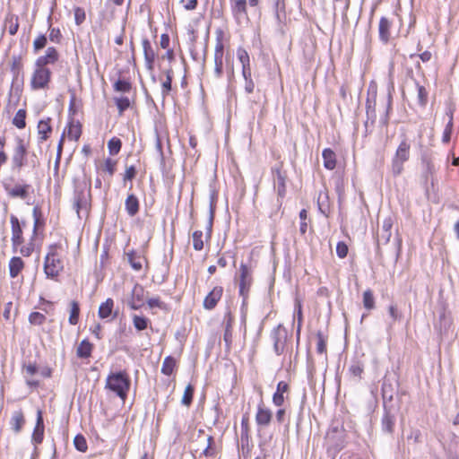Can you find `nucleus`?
<instances>
[{"mask_svg": "<svg viewBox=\"0 0 459 459\" xmlns=\"http://www.w3.org/2000/svg\"><path fill=\"white\" fill-rule=\"evenodd\" d=\"M56 249V245H51L44 260V273L48 278L51 279H56L64 268L63 262Z\"/></svg>", "mask_w": 459, "mask_h": 459, "instance_id": "f257e3e1", "label": "nucleus"}, {"mask_svg": "<svg viewBox=\"0 0 459 459\" xmlns=\"http://www.w3.org/2000/svg\"><path fill=\"white\" fill-rule=\"evenodd\" d=\"M129 386L130 380L125 372L111 373L107 378L106 387L123 400L126 397Z\"/></svg>", "mask_w": 459, "mask_h": 459, "instance_id": "f03ea898", "label": "nucleus"}, {"mask_svg": "<svg viewBox=\"0 0 459 459\" xmlns=\"http://www.w3.org/2000/svg\"><path fill=\"white\" fill-rule=\"evenodd\" d=\"M91 186L89 184L84 182L76 186L74 198V208L79 217L81 211H84L85 212H88L91 204Z\"/></svg>", "mask_w": 459, "mask_h": 459, "instance_id": "7ed1b4c3", "label": "nucleus"}, {"mask_svg": "<svg viewBox=\"0 0 459 459\" xmlns=\"http://www.w3.org/2000/svg\"><path fill=\"white\" fill-rule=\"evenodd\" d=\"M271 338L273 342V350L275 353L277 355L281 354L284 351L287 340L286 329L281 325H277L273 329Z\"/></svg>", "mask_w": 459, "mask_h": 459, "instance_id": "20e7f679", "label": "nucleus"}, {"mask_svg": "<svg viewBox=\"0 0 459 459\" xmlns=\"http://www.w3.org/2000/svg\"><path fill=\"white\" fill-rule=\"evenodd\" d=\"M50 80V71L44 66H39L31 77V87L34 90L44 89L48 86Z\"/></svg>", "mask_w": 459, "mask_h": 459, "instance_id": "39448f33", "label": "nucleus"}, {"mask_svg": "<svg viewBox=\"0 0 459 459\" xmlns=\"http://www.w3.org/2000/svg\"><path fill=\"white\" fill-rule=\"evenodd\" d=\"M252 270L247 264H241L239 266V294L246 297L252 284Z\"/></svg>", "mask_w": 459, "mask_h": 459, "instance_id": "423d86ee", "label": "nucleus"}, {"mask_svg": "<svg viewBox=\"0 0 459 459\" xmlns=\"http://www.w3.org/2000/svg\"><path fill=\"white\" fill-rule=\"evenodd\" d=\"M27 149L22 139H18L17 145L12 156L13 169L20 171L25 164Z\"/></svg>", "mask_w": 459, "mask_h": 459, "instance_id": "0eeeda50", "label": "nucleus"}, {"mask_svg": "<svg viewBox=\"0 0 459 459\" xmlns=\"http://www.w3.org/2000/svg\"><path fill=\"white\" fill-rule=\"evenodd\" d=\"M230 4L232 15L238 23H241L244 21H248L247 12V0H230Z\"/></svg>", "mask_w": 459, "mask_h": 459, "instance_id": "6e6552de", "label": "nucleus"}, {"mask_svg": "<svg viewBox=\"0 0 459 459\" xmlns=\"http://www.w3.org/2000/svg\"><path fill=\"white\" fill-rule=\"evenodd\" d=\"M11 229H12V244L14 252L23 243L22 225L15 215L10 217Z\"/></svg>", "mask_w": 459, "mask_h": 459, "instance_id": "1a4fd4ad", "label": "nucleus"}, {"mask_svg": "<svg viewBox=\"0 0 459 459\" xmlns=\"http://www.w3.org/2000/svg\"><path fill=\"white\" fill-rule=\"evenodd\" d=\"M144 289L140 284H135L132 290L131 298L128 300V306L134 309H139L143 306Z\"/></svg>", "mask_w": 459, "mask_h": 459, "instance_id": "9d476101", "label": "nucleus"}, {"mask_svg": "<svg viewBox=\"0 0 459 459\" xmlns=\"http://www.w3.org/2000/svg\"><path fill=\"white\" fill-rule=\"evenodd\" d=\"M114 300L110 298L107 299L105 302L101 303L99 307L98 316L101 319L113 320L117 316V312L113 311Z\"/></svg>", "mask_w": 459, "mask_h": 459, "instance_id": "9b49d317", "label": "nucleus"}, {"mask_svg": "<svg viewBox=\"0 0 459 459\" xmlns=\"http://www.w3.org/2000/svg\"><path fill=\"white\" fill-rule=\"evenodd\" d=\"M223 289L222 287L217 286L214 287L208 295L204 298V307L206 309H212L217 305L218 301L221 299L222 296Z\"/></svg>", "mask_w": 459, "mask_h": 459, "instance_id": "f8f14e48", "label": "nucleus"}, {"mask_svg": "<svg viewBox=\"0 0 459 459\" xmlns=\"http://www.w3.org/2000/svg\"><path fill=\"white\" fill-rule=\"evenodd\" d=\"M142 45L143 48L145 66L148 71L152 72L154 66L155 52L147 39H143Z\"/></svg>", "mask_w": 459, "mask_h": 459, "instance_id": "ddd939ff", "label": "nucleus"}, {"mask_svg": "<svg viewBox=\"0 0 459 459\" xmlns=\"http://www.w3.org/2000/svg\"><path fill=\"white\" fill-rule=\"evenodd\" d=\"M222 58H223V45H222V43L219 42V43H217V45L215 47V51H214V64H215L214 74H215L216 77H218V78L221 77L222 74V69H223Z\"/></svg>", "mask_w": 459, "mask_h": 459, "instance_id": "4468645a", "label": "nucleus"}, {"mask_svg": "<svg viewBox=\"0 0 459 459\" xmlns=\"http://www.w3.org/2000/svg\"><path fill=\"white\" fill-rule=\"evenodd\" d=\"M272 420V411L265 408L263 404H260L257 409L255 415V421L260 426H267Z\"/></svg>", "mask_w": 459, "mask_h": 459, "instance_id": "2eb2a0df", "label": "nucleus"}, {"mask_svg": "<svg viewBox=\"0 0 459 459\" xmlns=\"http://www.w3.org/2000/svg\"><path fill=\"white\" fill-rule=\"evenodd\" d=\"M273 173L274 175V184L277 187V192L280 197H283L286 193L285 178L286 176L281 172L280 169H273Z\"/></svg>", "mask_w": 459, "mask_h": 459, "instance_id": "dca6fc26", "label": "nucleus"}, {"mask_svg": "<svg viewBox=\"0 0 459 459\" xmlns=\"http://www.w3.org/2000/svg\"><path fill=\"white\" fill-rule=\"evenodd\" d=\"M58 59V53L55 48H48L46 51V55L38 58L37 65L45 66L48 64H54Z\"/></svg>", "mask_w": 459, "mask_h": 459, "instance_id": "f3484780", "label": "nucleus"}, {"mask_svg": "<svg viewBox=\"0 0 459 459\" xmlns=\"http://www.w3.org/2000/svg\"><path fill=\"white\" fill-rule=\"evenodd\" d=\"M43 434H44V424H43V418H42V412L40 410L37 412V422L36 426L32 434V439L35 443L39 444L41 443L43 439Z\"/></svg>", "mask_w": 459, "mask_h": 459, "instance_id": "a211bd4d", "label": "nucleus"}, {"mask_svg": "<svg viewBox=\"0 0 459 459\" xmlns=\"http://www.w3.org/2000/svg\"><path fill=\"white\" fill-rule=\"evenodd\" d=\"M390 28L391 22L387 18L382 17L379 22L378 31L380 39L385 43H386L390 39Z\"/></svg>", "mask_w": 459, "mask_h": 459, "instance_id": "6ab92c4d", "label": "nucleus"}, {"mask_svg": "<svg viewBox=\"0 0 459 459\" xmlns=\"http://www.w3.org/2000/svg\"><path fill=\"white\" fill-rule=\"evenodd\" d=\"M126 211L131 217L139 212V201L134 194L128 195L125 202Z\"/></svg>", "mask_w": 459, "mask_h": 459, "instance_id": "aec40b11", "label": "nucleus"}, {"mask_svg": "<svg viewBox=\"0 0 459 459\" xmlns=\"http://www.w3.org/2000/svg\"><path fill=\"white\" fill-rule=\"evenodd\" d=\"M324 167L326 169L333 170L336 166V155L335 152L330 148H326L322 153Z\"/></svg>", "mask_w": 459, "mask_h": 459, "instance_id": "412c9836", "label": "nucleus"}, {"mask_svg": "<svg viewBox=\"0 0 459 459\" xmlns=\"http://www.w3.org/2000/svg\"><path fill=\"white\" fill-rule=\"evenodd\" d=\"M24 267V263L21 257L14 256L9 262V273L12 278H15Z\"/></svg>", "mask_w": 459, "mask_h": 459, "instance_id": "4be33fe9", "label": "nucleus"}, {"mask_svg": "<svg viewBox=\"0 0 459 459\" xmlns=\"http://www.w3.org/2000/svg\"><path fill=\"white\" fill-rule=\"evenodd\" d=\"M52 131L50 126V118L40 120L38 124V134L41 141H46L48 138V134Z\"/></svg>", "mask_w": 459, "mask_h": 459, "instance_id": "5701e85b", "label": "nucleus"}, {"mask_svg": "<svg viewBox=\"0 0 459 459\" xmlns=\"http://www.w3.org/2000/svg\"><path fill=\"white\" fill-rule=\"evenodd\" d=\"M127 260L132 268L140 271L143 268L144 258L134 251L127 253Z\"/></svg>", "mask_w": 459, "mask_h": 459, "instance_id": "b1692460", "label": "nucleus"}, {"mask_svg": "<svg viewBox=\"0 0 459 459\" xmlns=\"http://www.w3.org/2000/svg\"><path fill=\"white\" fill-rule=\"evenodd\" d=\"M24 416L22 411H16L13 413L11 419L12 429L14 432L18 433L21 431L23 424H24Z\"/></svg>", "mask_w": 459, "mask_h": 459, "instance_id": "393cba45", "label": "nucleus"}, {"mask_svg": "<svg viewBox=\"0 0 459 459\" xmlns=\"http://www.w3.org/2000/svg\"><path fill=\"white\" fill-rule=\"evenodd\" d=\"M28 185H16L13 188L8 190V194L12 197H19L25 199L28 196Z\"/></svg>", "mask_w": 459, "mask_h": 459, "instance_id": "a878e982", "label": "nucleus"}, {"mask_svg": "<svg viewBox=\"0 0 459 459\" xmlns=\"http://www.w3.org/2000/svg\"><path fill=\"white\" fill-rule=\"evenodd\" d=\"M375 106H376L375 100H371L369 98H368V100H367V111H366V113H367V120L365 122V126L367 128L368 127L369 123L371 125H373L374 122H375V118H376Z\"/></svg>", "mask_w": 459, "mask_h": 459, "instance_id": "bb28decb", "label": "nucleus"}, {"mask_svg": "<svg viewBox=\"0 0 459 459\" xmlns=\"http://www.w3.org/2000/svg\"><path fill=\"white\" fill-rule=\"evenodd\" d=\"M92 345L88 342L83 340L81 342L77 348V356L79 358H89L91 354Z\"/></svg>", "mask_w": 459, "mask_h": 459, "instance_id": "cd10ccee", "label": "nucleus"}, {"mask_svg": "<svg viewBox=\"0 0 459 459\" xmlns=\"http://www.w3.org/2000/svg\"><path fill=\"white\" fill-rule=\"evenodd\" d=\"M82 134V126L79 122L70 123L67 128V136L71 140L77 141Z\"/></svg>", "mask_w": 459, "mask_h": 459, "instance_id": "c85d7f7f", "label": "nucleus"}, {"mask_svg": "<svg viewBox=\"0 0 459 459\" xmlns=\"http://www.w3.org/2000/svg\"><path fill=\"white\" fill-rule=\"evenodd\" d=\"M5 25L9 34L15 35L19 29L18 16L13 14L7 16L5 20Z\"/></svg>", "mask_w": 459, "mask_h": 459, "instance_id": "c756f323", "label": "nucleus"}, {"mask_svg": "<svg viewBox=\"0 0 459 459\" xmlns=\"http://www.w3.org/2000/svg\"><path fill=\"white\" fill-rule=\"evenodd\" d=\"M175 367L176 359L171 356H168L163 360L161 373L166 376H170L173 373Z\"/></svg>", "mask_w": 459, "mask_h": 459, "instance_id": "7c9ffc66", "label": "nucleus"}, {"mask_svg": "<svg viewBox=\"0 0 459 459\" xmlns=\"http://www.w3.org/2000/svg\"><path fill=\"white\" fill-rule=\"evenodd\" d=\"M26 110L23 108L19 109L14 117L13 118V124L19 129H23L26 126Z\"/></svg>", "mask_w": 459, "mask_h": 459, "instance_id": "2f4dec72", "label": "nucleus"}, {"mask_svg": "<svg viewBox=\"0 0 459 459\" xmlns=\"http://www.w3.org/2000/svg\"><path fill=\"white\" fill-rule=\"evenodd\" d=\"M148 324H149V319L144 316H137V315H134L133 316V325L135 327V329L138 331L145 330L148 327Z\"/></svg>", "mask_w": 459, "mask_h": 459, "instance_id": "473e14b6", "label": "nucleus"}, {"mask_svg": "<svg viewBox=\"0 0 459 459\" xmlns=\"http://www.w3.org/2000/svg\"><path fill=\"white\" fill-rule=\"evenodd\" d=\"M203 235L202 230H195L193 232V247L196 251H200L204 248Z\"/></svg>", "mask_w": 459, "mask_h": 459, "instance_id": "72a5a7b5", "label": "nucleus"}, {"mask_svg": "<svg viewBox=\"0 0 459 459\" xmlns=\"http://www.w3.org/2000/svg\"><path fill=\"white\" fill-rule=\"evenodd\" d=\"M400 152H402V144H400L396 150V156L394 159L392 165V171L395 176H399L402 172V160L399 157Z\"/></svg>", "mask_w": 459, "mask_h": 459, "instance_id": "f704fd0d", "label": "nucleus"}, {"mask_svg": "<svg viewBox=\"0 0 459 459\" xmlns=\"http://www.w3.org/2000/svg\"><path fill=\"white\" fill-rule=\"evenodd\" d=\"M79 313H80V308H79L78 303L76 301H72L71 302V309H70V316H69V323L71 325H74L78 323Z\"/></svg>", "mask_w": 459, "mask_h": 459, "instance_id": "c9c22d12", "label": "nucleus"}, {"mask_svg": "<svg viewBox=\"0 0 459 459\" xmlns=\"http://www.w3.org/2000/svg\"><path fill=\"white\" fill-rule=\"evenodd\" d=\"M193 395H194V386L191 384H189L185 388L183 397L181 400L182 404H184L186 406H189L192 403Z\"/></svg>", "mask_w": 459, "mask_h": 459, "instance_id": "e433bc0d", "label": "nucleus"}, {"mask_svg": "<svg viewBox=\"0 0 459 459\" xmlns=\"http://www.w3.org/2000/svg\"><path fill=\"white\" fill-rule=\"evenodd\" d=\"M363 306L368 310L375 307V299L370 290H367L363 293Z\"/></svg>", "mask_w": 459, "mask_h": 459, "instance_id": "4c0bfd02", "label": "nucleus"}, {"mask_svg": "<svg viewBox=\"0 0 459 459\" xmlns=\"http://www.w3.org/2000/svg\"><path fill=\"white\" fill-rule=\"evenodd\" d=\"M122 143L120 139L117 137L111 138L108 143V148L110 155H116L119 152L121 149Z\"/></svg>", "mask_w": 459, "mask_h": 459, "instance_id": "58836bf2", "label": "nucleus"}, {"mask_svg": "<svg viewBox=\"0 0 459 459\" xmlns=\"http://www.w3.org/2000/svg\"><path fill=\"white\" fill-rule=\"evenodd\" d=\"M46 321V316L39 312H32L29 316V322L31 325H40Z\"/></svg>", "mask_w": 459, "mask_h": 459, "instance_id": "ea45409f", "label": "nucleus"}, {"mask_svg": "<svg viewBox=\"0 0 459 459\" xmlns=\"http://www.w3.org/2000/svg\"><path fill=\"white\" fill-rule=\"evenodd\" d=\"M237 55H238V58L239 62L241 63L242 68L250 67L249 56H248V53L245 49L238 48Z\"/></svg>", "mask_w": 459, "mask_h": 459, "instance_id": "a19ab883", "label": "nucleus"}, {"mask_svg": "<svg viewBox=\"0 0 459 459\" xmlns=\"http://www.w3.org/2000/svg\"><path fill=\"white\" fill-rule=\"evenodd\" d=\"M171 82H172V71H166V80L162 82V94L163 96L169 94L171 91Z\"/></svg>", "mask_w": 459, "mask_h": 459, "instance_id": "79ce46f5", "label": "nucleus"}, {"mask_svg": "<svg viewBox=\"0 0 459 459\" xmlns=\"http://www.w3.org/2000/svg\"><path fill=\"white\" fill-rule=\"evenodd\" d=\"M114 90L121 92H128L131 90V83L126 80H118L114 83Z\"/></svg>", "mask_w": 459, "mask_h": 459, "instance_id": "37998d69", "label": "nucleus"}, {"mask_svg": "<svg viewBox=\"0 0 459 459\" xmlns=\"http://www.w3.org/2000/svg\"><path fill=\"white\" fill-rule=\"evenodd\" d=\"M74 444L77 450L85 452L87 450V443L82 435H77L74 439Z\"/></svg>", "mask_w": 459, "mask_h": 459, "instance_id": "c03bdc74", "label": "nucleus"}, {"mask_svg": "<svg viewBox=\"0 0 459 459\" xmlns=\"http://www.w3.org/2000/svg\"><path fill=\"white\" fill-rule=\"evenodd\" d=\"M116 105L119 113H122L130 107V100L126 97L117 98L116 99Z\"/></svg>", "mask_w": 459, "mask_h": 459, "instance_id": "a18cd8bd", "label": "nucleus"}, {"mask_svg": "<svg viewBox=\"0 0 459 459\" xmlns=\"http://www.w3.org/2000/svg\"><path fill=\"white\" fill-rule=\"evenodd\" d=\"M452 128H453V117H451L447 125L446 126L444 132H443L442 142L444 143H449V141L451 139Z\"/></svg>", "mask_w": 459, "mask_h": 459, "instance_id": "49530a36", "label": "nucleus"}, {"mask_svg": "<svg viewBox=\"0 0 459 459\" xmlns=\"http://www.w3.org/2000/svg\"><path fill=\"white\" fill-rule=\"evenodd\" d=\"M148 307L150 308L158 307L160 309H165L166 304L160 300L159 297L151 298L147 300Z\"/></svg>", "mask_w": 459, "mask_h": 459, "instance_id": "de8ad7c7", "label": "nucleus"}, {"mask_svg": "<svg viewBox=\"0 0 459 459\" xmlns=\"http://www.w3.org/2000/svg\"><path fill=\"white\" fill-rule=\"evenodd\" d=\"M317 343H316V351L320 354L325 352L326 351V343L324 338V335L321 332H318L316 334Z\"/></svg>", "mask_w": 459, "mask_h": 459, "instance_id": "09e8293b", "label": "nucleus"}, {"mask_svg": "<svg viewBox=\"0 0 459 459\" xmlns=\"http://www.w3.org/2000/svg\"><path fill=\"white\" fill-rule=\"evenodd\" d=\"M223 340L228 346L230 345L232 342V331H231V319L230 318L227 322Z\"/></svg>", "mask_w": 459, "mask_h": 459, "instance_id": "8fccbe9b", "label": "nucleus"}, {"mask_svg": "<svg viewBox=\"0 0 459 459\" xmlns=\"http://www.w3.org/2000/svg\"><path fill=\"white\" fill-rule=\"evenodd\" d=\"M336 254L337 255L340 257V258H344L347 256V254H348V247L347 245L342 242V241H340L337 243V246H336Z\"/></svg>", "mask_w": 459, "mask_h": 459, "instance_id": "3c124183", "label": "nucleus"}, {"mask_svg": "<svg viewBox=\"0 0 459 459\" xmlns=\"http://www.w3.org/2000/svg\"><path fill=\"white\" fill-rule=\"evenodd\" d=\"M47 44V38L45 35H39L33 42L35 51L43 48Z\"/></svg>", "mask_w": 459, "mask_h": 459, "instance_id": "603ef678", "label": "nucleus"}, {"mask_svg": "<svg viewBox=\"0 0 459 459\" xmlns=\"http://www.w3.org/2000/svg\"><path fill=\"white\" fill-rule=\"evenodd\" d=\"M116 161L111 159H107L103 165V169L107 171L110 176L115 172Z\"/></svg>", "mask_w": 459, "mask_h": 459, "instance_id": "864d4df0", "label": "nucleus"}, {"mask_svg": "<svg viewBox=\"0 0 459 459\" xmlns=\"http://www.w3.org/2000/svg\"><path fill=\"white\" fill-rule=\"evenodd\" d=\"M207 441H208V446L204 450L203 454L205 456H212L215 454L214 448L212 446V445L213 444V437L212 436H209L207 438Z\"/></svg>", "mask_w": 459, "mask_h": 459, "instance_id": "5fc2aeb1", "label": "nucleus"}, {"mask_svg": "<svg viewBox=\"0 0 459 459\" xmlns=\"http://www.w3.org/2000/svg\"><path fill=\"white\" fill-rule=\"evenodd\" d=\"M34 228L33 232L36 233L38 227L40 224V210L39 207L33 208Z\"/></svg>", "mask_w": 459, "mask_h": 459, "instance_id": "6e6d98bb", "label": "nucleus"}, {"mask_svg": "<svg viewBox=\"0 0 459 459\" xmlns=\"http://www.w3.org/2000/svg\"><path fill=\"white\" fill-rule=\"evenodd\" d=\"M136 175V169L134 166L127 167L124 174V181L132 180Z\"/></svg>", "mask_w": 459, "mask_h": 459, "instance_id": "4d7b16f0", "label": "nucleus"}, {"mask_svg": "<svg viewBox=\"0 0 459 459\" xmlns=\"http://www.w3.org/2000/svg\"><path fill=\"white\" fill-rule=\"evenodd\" d=\"M214 210H215V207H214V204H213V203L212 201L211 204H210V218H209V222H208V227H207V237L208 238L210 237V233L212 231V220H213V216H214Z\"/></svg>", "mask_w": 459, "mask_h": 459, "instance_id": "13d9d810", "label": "nucleus"}, {"mask_svg": "<svg viewBox=\"0 0 459 459\" xmlns=\"http://www.w3.org/2000/svg\"><path fill=\"white\" fill-rule=\"evenodd\" d=\"M180 3L188 11L195 10L197 6V0H180Z\"/></svg>", "mask_w": 459, "mask_h": 459, "instance_id": "bf43d9fd", "label": "nucleus"}, {"mask_svg": "<svg viewBox=\"0 0 459 459\" xmlns=\"http://www.w3.org/2000/svg\"><path fill=\"white\" fill-rule=\"evenodd\" d=\"M273 402L276 406H281L284 403V396L282 393L275 392L273 396Z\"/></svg>", "mask_w": 459, "mask_h": 459, "instance_id": "052dcab7", "label": "nucleus"}, {"mask_svg": "<svg viewBox=\"0 0 459 459\" xmlns=\"http://www.w3.org/2000/svg\"><path fill=\"white\" fill-rule=\"evenodd\" d=\"M350 372L354 376L359 377L363 372V368L359 364H354L351 366Z\"/></svg>", "mask_w": 459, "mask_h": 459, "instance_id": "680f3d73", "label": "nucleus"}, {"mask_svg": "<svg viewBox=\"0 0 459 459\" xmlns=\"http://www.w3.org/2000/svg\"><path fill=\"white\" fill-rule=\"evenodd\" d=\"M75 22H76V24H81L84 19H85V14H84V12L81 9V8H77L75 10Z\"/></svg>", "mask_w": 459, "mask_h": 459, "instance_id": "e2e57ef3", "label": "nucleus"}, {"mask_svg": "<svg viewBox=\"0 0 459 459\" xmlns=\"http://www.w3.org/2000/svg\"><path fill=\"white\" fill-rule=\"evenodd\" d=\"M61 37L60 31L57 29H51L49 32V39L53 42H57Z\"/></svg>", "mask_w": 459, "mask_h": 459, "instance_id": "0e129e2a", "label": "nucleus"}, {"mask_svg": "<svg viewBox=\"0 0 459 459\" xmlns=\"http://www.w3.org/2000/svg\"><path fill=\"white\" fill-rule=\"evenodd\" d=\"M13 307V303L12 302H8L5 304V307H4V312H3V316L4 317L5 320H10L11 319V309Z\"/></svg>", "mask_w": 459, "mask_h": 459, "instance_id": "69168bd1", "label": "nucleus"}, {"mask_svg": "<svg viewBox=\"0 0 459 459\" xmlns=\"http://www.w3.org/2000/svg\"><path fill=\"white\" fill-rule=\"evenodd\" d=\"M24 371L28 376H33L38 371V368L35 364H29L24 366Z\"/></svg>", "mask_w": 459, "mask_h": 459, "instance_id": "338daca9", "label": "nucleus"}, {"mask_svg": "<svg viewBox=\"0 0 459 459\" xmlns=\"http://www.w3.org/2000/svg\"><path fill=\"white\" fill-rule=\"evenodd\" d=\"M288 390H289V385H288V384L286 382L281 381V382L278 383L276 392H280V393L284 394Z\"/></svg>", "mask_w": 459, "mask_h": 459, "instance_id": "774afa93", "label": "nucleus"}]
</instances>
